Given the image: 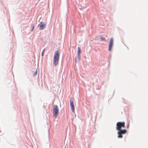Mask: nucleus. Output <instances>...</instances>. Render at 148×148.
Masks as SVG:
<instances>
[{
	"label": "nucleus",
	"instance_id": "10",
	"mask_svg": "<svg viewBox=\"0 0 148 148\" xmlns=\"http://www.w3.org/2000/svg\"><path fill=\"white\" fill-rule=\"evenodd\" d=\"M37 69H36V72H35V73H34V74H33V76H35V75H37Z\"/></svg>",
	"mask_w": 148,
	"mask_h": 148
},
{
	"label": "nucleus",
	"instance_id": "12",
	"mask_svg": "<svg viewBox=\"0 0 148 148\" xmlns=\"http://www.w3.org/2000/svg\"><path fill=\"white\" fill-rule=\"evenodd\" d=\"M44 50L45 49H44L42 52L41 55L42 56H43Z\"/></svg>",
	"mask_w": 148,
	"mask_h": 148
},
{
	"label": "nucleus",
	"instance_id": "2",
	"mask_svg": "<svg viewBox=\"0 0 148 148\" xmlns=\"http://www.w3.org/2000/svg\"><path fill=\"white\" fill-rule=\"evenodd\" d=\"M53 116L56 118L59 113V108L57 105H55L53 106Z\"/></svg>",
	"mask_w": 148,
	"mask_h": 148
},
{
	"label": "nucleus",
	"instance_id": "11",
	"mask_svg": "<svg viewBox=\"0 0 148 148\" xmlns=\"http://www.w3.org/2000/svg\"><path fill=\"white\" fill-rule=\"evenodd\" d=\"M101 39L103 41H106V40L105 39V38L103 37H101Z\"/></svg>",
	"mask_w": 148,
	"mask_h": 148
},
{
	"label": "nucleus",
	"instance_id": "9",
	"mask_svg": "<svg viewBox=\"0 0 148 148\" xmlns=\"http://www.w3.org/2000/svg\"><path fill=\"white\" fill-rule=\"evenodd\" d=\"M77 55H80L81 51L80 48L79 47H78Z\"/></svg>",
	"mask_w": 148,
	"mask_h": 148
},
{
	"label": "nucleus",
	"instance_id": "5",
	"mask_svg": "<svg viewBox=\"0 0 148 148\" xmlns=\"http://www.w3.org/2000/svg\"><path fill=\"white\" fill-rule=\"evenodd\" d=\"M113 45V38H110V42L109 44V50L110 51Z\"/></svg>",
	"mask_w": 148,
	"mask_h": 148
},
{
	"label": "nucleus",
	"instance_id": "6",
	"mask_svg": "<svg viewBox=\"0 0 148 148\" xmlns=\"http://www.w3.org/2000/svg\"><path fill=\"white\" fill-rule=\"evenodd\" d=\"M40 30H43L46 27V25L42 22H41L38 25Z\"/></svg>",
	"mask_w": 148,
	"mask_h": 148
},
{
	"label": "nucleus",
	"instance_id": "13",
	"mask_svg": "<svg viewBox=\"0 0 148 148\" xmlns=\"http://www.w3.org/2000/svg\"><path fill=\"white\" fill-rule=\"evenodd\" d=\"M34 28V26H33V27L32 30V31Z\"/></svg>",
	"mask_w": 148,
	"mask_h": 148
},
{
	"label": "nucleus",
	"instance_id": "4",
	"mask_svg": "<svg viewBox=\"0 0 148 148\" xmlns=\"http://www.w3.org/2000/svg\"><path fill=\"white\" fill-rule=\"evenodd\" d=\"M118 132V137L119 138H122L123 137V134H124L127 132V131L126 130H119Z\"/></svg>",
	"mask_w": 148,
	"mask_h": 148
},
{
	"label": "nucleus",
	"instance_id": "1",
	"mask_svg": "<svg viewBox=\"0 0 148 148\" xmlns=\"http://www.w3.org/2000/svg\"><path fill=\"white\" fill-rule=\"evenodd\" d=\"M60 53L58 50L56 51L53 56V64L55 66H56L58 64Z\"/></svg>",
	"mask_w": 148,
	"mask_h": 148
},
{
	"label": "nucleus",
	"instance_id": "8",
	"mask_svg": "<svg viewBox=\"0 0 148 148\" xmlns=\"http://www.w3.org/2000/svg\"><path fill=\"white\" fill-rule=\"evenodd\" d=\"M80 58V55H77V57L75 58V61H79Z\"/></svg>",
	"mask_w": 148,
	"mask_h": 148
},
{
	"label": "nucleus",
	"instance_id": "3",
	"mask_svg": "<svg viewBox=\"0 0 148 148\" xmlns=\"http://www.w3.org/2000/svg\"><path fill=\"white\" fill-rule=\"evenodd\" d=\"M122 127L125 128V123L124 122H118L116 124V129L117 130H121Z\"/></svg>",
	"mask_w": 148,
	"mask_h": 148
},
{
	"label": "nucleus",
	"instance_id": "7",
	"mask_svg": "<svg viewBox=\"0 0 148 148\" xmlns=\"http://www.w3.org/2000/svg\"><path fill=\"white\" fill-rule=\"evenodd\" d=\"M70 106L72 109V111L74 112H75V108L73 101L71 100H70Z\"/></svg>",
	"mask_w": 148,
	"mask_h": 148
},
{
	"label": "nucleus",
	"instance_id": "14",
	"mask_svg": "<svg viewBox=\"0 0 148 148\" xmlns=\"http://www.w3.org/2000/svg\"><path fill=\"white\" fill-rule=\"evenodd\" d=\"M129 123H128V125L127 126V128H129Z\"/></svg>",
	"mask_w": 148,
	"mask_h": 148
}]
</instances>
